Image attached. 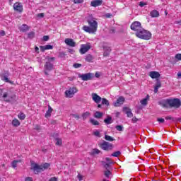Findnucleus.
I'll return each instance as SVG.
<instances>
[{
  "instance_id": "obj_18",
  "label": "nucleus",
  "mask_w": 181,
  "mask_h": 181,
  "mask_svg": "<svg viewBox=\"0 0 181 181\" xmlns=\"http://www.w3.org/2000/svg\"><path fill=\"white\" fill-rule=\"evenodd\" d=\"M103 5V0H95L90 2V6L97 8V6H101Z\"/></svg>"
},
{
  "instance_id": "obj_7",
  "label": "nucleus",
  "mask_w": 181,
  "mask_h": 181,
  "mask_svg": "<svg viewBox=\"0 0 181 181\" xmlns=\"http://www.w3.org/2000/svg\"><path fill=\"white\" fill-rule=\"evenodd\" d=\"M90 49H91V45L90 43L82 44L81 45L79 52L81 54H86V53H87Z\"/></svg>"
},
{
  "instance_id": "obj_38",
  "label": "nucleus",
  "mask_w": 181,
  "mask_h": 181,
  "mask_svg": "<svg viewBox=\"0 0 181 181\" xmlns=\"http://www.w3.org/2000/svg\"><path fill=\"white\" fill-rule=\"evenodd\" d=\"M28 39H33V37H35V32H30L28 34Z\"/></svg>"
},
{
  "instance_id": "obj_62",
  "label": "nucleus",
  "mask_w": 181,
  "mask_h": 181,
  "mask_svg": "<svg viewBox=\"0 0 181 181\" xmlns=\"http://www.w3.org/2000/svg\"><path fill=\"white\" fill-rule=\"evenodd\" d=\"M78 180H80V181L83 180V175L78 174Z\"/></svg>"
},
{
  "instance_id": "obj_29",
  "label": "nucleus",
  "mask_w": 181,
  "mask_h": 181,
  "mask_svg": "<svg viewBox=\"0 0 181 181\" xmlns=\"http://www.w3.org/2000/svg\"><path fill=\"white\" fill-rule=\"evenodd\" d=\"M104 122L107 125L110 124H112V117H111V116H107V118L104 119Z\"/></svg>"
},
{
  "instance_id": "obj_19",
  "label": "nucleus",
  "mask_w": 181,
  "mask_h": 181,
  "mask_svg": "<svg viewBox=\"0 0 181 181\" xmlns=\"http://www.w3.org/2000/svg\"><path fill=\"white\" fill-rule=\"evenodd\" d=\"M123 111L127 114V117L129 118H132L134 117V115L132 114V110L128 107H124Z\"/></svg>"
},
{
  "instance_id": "obj_9",
  "label": "nucleus",
  "mask_w": 181,
  "mask_h": 181,
  "mask_svg": "<svg viewBox=\"0 0 181 181\" xmlns=\"http://www.w3.org/2000/svg\"><path fill=\"white\" fill-rule=\"evenodd\" d=\"M132 30H134V32H138L139 30H141L142 29V25H141V22L139 21H134L132 23L130 26Z\"/></svg>"
},
{
  "instance_id": "obj_8",
  "label": "nucleus",
  "mask_w": 181,
  "mask_h": 181,
  "mask_svg": "<svg viewBox=\"0 0 181 181\" xmlns=\"http://www.w3.org/2000/svg\"><path fill=\"white\" fill-rule=\"evenodd\" d=\"M31 170L34 172L35 175H37L40 172H43V167L39 165L37 163H33Z\"/></svg>"
},
{
  "instance_id": "obj_43",
  "label": "nucleus",
  "mask_w": 181,
  "mask_h": 181,
  "mask_svg": "<svg viewBox=\"0 0 181 181\" xmlns=\"http://www.w3.org/2000/svg\"><path fill=\"white\" fill-rule=\"evenodd\" d=\"M5 89H0V98H2V97L4 96V94H5Z\"/></svg>"
},
{
  "instance_id": "obj_16",
  "label": "nucleus",
  "mask_w": 181,
  "mask_h": 181,
  "mask_svg": "<svg viewBox=\"0 0 181 181\" xmlns=\"http://www.w3.org/2000/svg\"><path fill=\"white\" fill-rule=\"evenodd\" d=\"M103 57H108V56H110V53H111V47L105 45L103 46Z\"/></svg>"
},
{
  "instance_id": "obj_54",
  "label": "nucleus",
  "mask_w": 181,
  "mask_h": 181,
  "mask_svg": "<svg viewBox=\"0 0 181 181\" xmlns=\"http://www.w3.org/2000/svg\"><path fill=\"white\" fill-rule=\"evenodd\" d=\"M110 163H105L104 165V168L106 169V170H108V169H110Z\"/></svg>"
},
{
  "instance_id": "obj_4",
  "label": "nucleus",
  "mask_w": 181,
  "mask_h": 181,
  "mask_svg": "<svg viewBox=\"0 0 181 181\" xmlns=\"http://www.w3.org/2000/svg\"><path fill=\"white\" fill-rule=\"evenodd\" d=\"M2 98L6 103H16V95L11 91H6L5 93H4Z\"/></svg>"
},
{
  "instance_id": "obj_46",
  "label": "nucleus",
  "mask_w": 181,
  "mask_h": 181,
  "mask_svg": "<svg viewBox=\"0 0 181 181\" xmlns=\"http://www.w3.org/2000/svg\"><path fill=\"white\" fill-rule=\"evenodd\" d=\"M45 49L47 50H50V49H53V46L50 45H45Z\"/></svg>"
},
{
  "instance_id": "obj_26",
  "label": "nucleus",
  "mask_w": 181,
  "mask_h": 181,
  "mask_svg": "<svg viewBox=\"0 0 181 181\" xmlns=\"http://www.w3.org/2000/svg\"><path fill=\"white\" fill-rule=\"evenodd\" d=\"M11 124L13 125V127H19V125H21V122H19V120L18 119H14L12 120Z\"/></svg>"
},
{
  "instance_id": "obj_2",
  "label": "nucleus",
  "mask_w": 181,
  "mask_h": 181,
  "mask_svg": "<svg viewBox=\"0 0 181 181\" xmlns=\"http://www.w3.org/2000/svg\"><path fill=\"white\" fill-rule=\"evenodd\" d=\"M47 62H45L44 65V73L46 76H49L48 71H52L54 69V66L52 63V62H54L56 58L54 57L47 58Z\"/></svg>"
},
{
  "instance_id": "obj_10",
  "label": "nucleus",
  "mask_w": 181,
  "mask_h": 181,
  "mask_svg": "<svg viewBox=\"0 0 181 181\" xmlns=\"http://www.w3.org/2000/svg\"><path fill=\"white\" fill-rule=\"evenodd\" d=\"M13 8L15 12H18V13H22V12H23V5L22 4V3L16 2L13 4Z\"/></svg>"
},
{
  "instance_id": "obj_42",
  "label": "nucleus",
  "mask_w": 181,
  "mask_h": 181,
  "mask_svg": "<svg viewBox=\"0 0 181 181\" xmlns=\"http://www.w3.org/2000/svg\"><path fill=\"white\" fill-rule=\"evenodd\" d=\"M115 128H116V129H117V131H123V129H124V127H122V126H121V125H117V126L115 127Z\"/></svg>"
},
{
  "instance_id": "obj_20",
  "label": "nucleus",
  "mask_w": 181,
  "mask_h": 181,
  "mask_svg": "<svg viewBox=\"0 0 181 181\" xmlns=\"http://www.w3.org/2000/svg\"><path fill=\"white\" fill-rule=\"evenodd\" d=\"M149 76L151 78H159L160 77V74L158 71H151Z\"/></svg>"
},
{
  "instance_id": "obj_37",
  "label": "nucleus",
  "mask_w": 181,
  "mask_h": 181,
  "mask_svg": "<svg viewBox=\"0 0 181 181\" xmlns=\"http://www.w3.org/2000/svg\"><path fill=\"white\" fill-rule=\"evenodd\" d=\"M18 117L19 119L23 120L25 118H26V115H25L23 113H19Z\"/></svg>"
},
{
  "instance_id": "obj_15",
  "label": "nucleus",
  "mask_w": 181,
  "mask_h": 181,
  "mask_svg": "<svg viewBox=\"0 0 181 181\" xmlns=\"http://www.w3.org/2000/svg\"><path fill=\"white\" fill-rule=\"evenodd\" d=\"M64 42L67 46H70L71 47H76V42L73 40L71 38H66L65 39Z\"/></svg>"
},
{
  "instance_id": "obj_31",
  "label": "nucleus",
  "mask_w": 181,
  "mask_h": 181,
  "mask_svg": "<svg viewBox=\"0 0 181 181\" xmlns=\"http://www.w3.org/2000/svg\"><path fill=\"white\" fill-rule=\"evenodd\" d=\"M104 175L105 176V177H107L108 179L110 177V176H111V171H110V170H105Z\"/></svg>"
},
{
  "instance_id": "obj_11",
  "label": "nucleus",
  "mask_w": 181,
  "mask_h": 181,
  "mask_svg": "<svg viewBox=\"0 0 181 181\" xmlns=\"http://www.w3.org/2000/svg\"><path fill=\"white\" fill-rule=\"evenodd\" d=\"M89 26L95 31L97 32V28H98V23L94 19H88L87 21Z\"/></svg>"
},
{
  "instance_id": "obj_41",
  "label": "nucleus",
  "mask_w": 181,
  "mask_h": 181,
  "mask_svg": "<svg viewBox=\"0 0 181 181\" xmlns=\"http://www.w3.org/2000/svg\"><path fill=\"white\" fill-rule=\"evenodd\" d=\"M55 141H56V145H62V139H59V138H57L55 139Z\"/></svg>"
},
{
  "instance_id": "obj_60",
  "label": "nucleus",
  "mask_w": 181,
  "mask_h": 181,
  "mask_svg": "<svg viewBox=\"0 0 181 181\" xmlns=\"http://www.w3.org/2000/svg\"><path fill=\"white\" fill-rule=\"evenodd\" d=\"M25 181H33V178L30 177H27L25 180Z\"/></svg>"
},
{
  "instance_id": "obj_28",
  "label": "nucleus",
  "mask_w": 181,
  "mask_h": 181,
  "mask_svg": "<svg viewBox=\"0 0 181 181\" xmlns=\"http://www.w3.org/2000/svg\"><path fill=\"white\" fill-rule=\"evenodd\" d=\"M99 153H101V151L98 150V148H93L90 151V155L92 156H94V155H98Z\"/></svg>"
},
{
  "instance_id": "obj_45",
  "label": "nucleus",
  "mask_w": 181,
  "mask_h": 181,
  "mask_svg": "<svg viewBox=\"0 0 181 181\" xmlns=\"http://www.w3.org/2000/svg\"><path fill=\"white\" fill-rule=\"evenodd\" d=\"M49 39H50V37H49V35H45L42 37V40L44 42H47V40H49Z\"/></svg>"
},
{
  "instance_id": "obj_48",
  "label": "nucleus",
  "mask_w": 181,
  "mask_h": 181,
  "mask_svg": "<svg viewBox=\"0 0 181 181\" xmlns=\"http://www.w3.org/2000/svg\"><path fill=\"white\" fill-rule=\"evenodd\" d=\"M157 121L160 123V124H163V122H165V119L163 118H158Z\"/></svg>"
},
{
  "instance_id": "obj_17",
  "label": "nucleus",
  "mask_w": 181,
  "mask_h": 181,
  "mask_svg": "<svg viewBox=\"0 0 181 181\" xmlns=\"http://www.w3.org/2000/svg\"><path fill=\"white\" fill-rule=\"evenodd\" d=\"M92 99L96 103V104H100L101 103V97L98 95L97 93H92Z\"/></svg>"
},
{
  "instance_id": "obj_36",
  "label": "nucleus",
  "mask_w": 181,
  "mask_h": 181,
  "mask_svg": "<svg viewBox=\"0 0 181 181\" xmlns=\"http://www.w3.org/2000/svg\"><path fill=\"white\" fill-rule=\"evenodd\" d=\"M103 117V112H96L95 113V118H101Z\"/></svg>"
},
{
  "instance_id": "obj_44",
  "label": "nucleus",
  "mask_w": 181,
  "mask_h": 181,
  "mask_svg": "<svg viewBox=\"0 0 181 181\" xmlns=\"http://www.w3.org/2000/svg\"><path fill=\"white\" fill-rule=\"evenodd\" d=\"M18 162H19V161H18V160H13V161L12 162V167H13V168H16V166H18Z\"/></svg>"
},
{
  "instance_id": "obj_47",
  "label": "nucleus",
  "mask_w": 181,
  "mask_h": 181,
  "mask_svg": "<svg viewBox=\"0 0 181 181\" xmlns=\"http://www.w3.org/2000/svg\"><path fill=\"white\" fill-rule=\"evenodd\" d=\"M74 67H75V69H80V67H81V64H74Z\"/></svg>"
},
{
  "instance_id": "obj_5",
  "label": "nucleus",
  "mask_w": 181,
  "mask_h": 181,
  "mask_svg": "<svg viewBox=\"0 0 181 181\" xmlns=\"http://www.w3.org/2000/svg\"><path fill=\"white\" fill-rule=\"evenodd\" d=\"M78 77L83 80V81H88V80H92L94 78V74L93 73H86V74H78Z\"/></svg>"
},
{
  "instance_id": "obj_1",
  "label": "nucleus",
  "mask_w": 181,
  "mask_h": 181,
  "mask_svg": "<svg viewBox=\"0 0 181 181\" xmlns=\"http://www.w3.org/2000/svg\"><path fill=\"white\" fill-rule=\"evenodd\" d=\"M158 105L163 108H168V107H174V108H180L181 101L179 98L166 99L158 102Z\"/></svg>"
},
{
  "instance_id": "obj_13",
  "label": "nucleus",
  "mask_w": 181,
  "mask_h": 181,
  "mask_svg": "<svg viewBox=\"0 0 181 181\" xmlns=\"http://www.w3.org/2000/svg\"><path fill=\"white\" fill-rule=\"evenodd\" d=\"M1 79L2 81H4L5 83H11V81H9V72L8 71H4L3 74H0Z\"/></svg>"
},
{
  "instance_id": "obj_63",
  "label": "nucleus",
  "mask_w": 181,
  "mask_h": 181,
  "mask_svg": "<svg viewBox=\"0 0 181 181\" xmlns=\"http://www.w3.org/2000/svg\"><path fill=\"white\" fill-rule=\"evenodd\" d=\"M49 181H57V178H56V177H53L50 178Z\"/></svg>"
},
{
  "instance_id": "obj_35",
  "label": "nucleus",
  "mask_w": 181,
  "mask_h": 181,
  "mask_svg": "<svg viewBox=\"0 0 181 181\" xmlns=\"http://www.w3.org/2000/svg\"><path fill=\"white\" fill-rule=\"evenodd\" d=\"M119 155H121V151H115L113 153H112L111 156H113L115 158H118V156H119Z\"/></svg>"
},
{
  "instance_id": "obj_39",
  "label": "nucleus",
  "mask_w": 181,
  "mask_h": 181,
  "mask_svg": "<svg viewBox=\"0 0 181 181\" xmlns=\"http://www.w3.org/2000/svg\"><path fill=\"white\" fill-rule=\"evenodd\" d=\"M155 87L157 88H160V87H162V83H160V80H159V79L157 80Z\"/></svg>"
},
{
  "instance_id": "obj_55",
  "label": "nucleus",
  "mask_w": 181,
  "mask_h": 181,
  "mask_svg": "<svg viewBox=\"0 0 181 181\" xmlns=\"http://www.w3.org/2000/svg\"><path fill=\"white\" fill-rule=\"evenodd\" d=\"M105 160L107 162V163H109L110 165H111L112 163V160H111V158H106Z\"/></svg>"
},
{
  "instance_id": "obj_25",
  "label": "nucleus",
  "mask_w": 181,
  "mask_h": 181,
  "mask_svg": "<svg viewBox=\"0 0 181 181\" xmlns=\"http://www.w3.org/2000/svg\"><path fill=\"white\" fill-rule=\"evenodd\" d=\"M20 30L21 32H28V30H29V26H28L26 24H23L20 27Z\"/></svg>"
},
{
  "instance_id": "obj_27",
  "label": "nucleus",
  "mask_w": 181,
  "mask_h": 181,
  "mask_svg": "<svg viewBox=\"0 0 181 181\" xmlns=\"http://www.w3.org/2000/svg\"><path fill=\"white\" fill-rule=\"evenodd\" d=\"M151 18H158L159 16V11L153 10L150 13Z\"/></svg>"
},
{
  "instance_id": "obj_32",
  "label": "nucleus",
  "mask_w": 181,
  "mask_h": 181,
  "mask_svg": "<svg viewBox=\"0 0 181 181\" xmlns=\"http://www.w3.org/2000/svg\"><path fill=\"white\" fill-rule=\"evenodd\" d=\"M105 139L106 141H109L110 142H112V141H115L114 138H112L111 136L105 135Z\"/></svg>"
},
{
  "instance_id": "obj_61",
  "label": "nucleus",
  "mask_w": 181,
  "mask_h": 181,
  "mask_svg": "<svg viewBox=\"0 0 181 181\" xmlns=\"http://www.w3.org/2000/svg\"><path fill=\"white\" fill-rule=\"evenodd\" d=\"M66 57V53L64 52L59 53V57Z\"/></svg>"
},
{
  "instance_id": "obj_24",
  "label": "nucleus",
  "mask_w": 181,
  "mask_h": 181,
  "mask_svg": "<svg viewBox=\"0 0 181 181\" xmlns=\"http://www.w3.org/2000/svg\"><path fill=\"white\" fill-rule=\"evenodd\" d=\"M148 101H149V95H147L145 98L140 101L141 105H148Z\"/></svg>"
},
{
  "instance_id": "obj_21",
  "label": "nucleus",
  "mask_w": 181,
  "mask_h": 181,
  "mask_svg": "<svg viewBox=\"0 0 181 181\" xmlns=\"http://www.w3.org/2000/svg\"><path fill=\"white\" fill-rule=\"evenodd\" d=\"M83 29L85 32H87V33H94L95 32L92 28L87 25H84Z\"/></svg>"
},
{
  "instance_id": "obj_3",
  "label": "nucleus",
  "mask_w": 181,
  "mask_h": 181,
  "mask_svg": "<svg viewBox=\"0 0 181 181\" xmlns=\"http://www.w3.org/2000/svg\"><path fill=\"white\" fill-rule=\"evenodd\" d=\"M136 37L139 39H144V40H149L152 37V33L151 32L144 29V28H141L140 30L136 32Z\"/></svg>"
},
{
  "instance_id": "obj_50",
  "label": "nucleus",
  "mask_w": 181,
  "mask_h": 181,
  "mask_svg": "<svg viewBox=\"0 0 181 181\" xmlns=\"http://www.w3.org/2000/svg\"><path fill=\"white\" fill-rule=\"evenodd\" d=\"M84 0H74V3L75 4H83Z\"/></svg>"
},
{
  "instance_id": "obj_51",
  "label": "nucleus",
  "mask_w": 181,
  "mask_h": 181,
  "mask_svg": "<svg viewBox=\"0 0 181 181\" xmlns=\"http://www.w3.org/2000/svg\"><path fill=\"white\" fill-rule=\"evenodd\" d=\"M175 59H177V60H181V54H175Z\"/></svg>"
},
{
  "instance_id": "obj_57",
  "label": "nucleus",
  "mask_w": 181,
  "mask_h": 181,
  "mask_svg": "<svg viewBox=\"0 0 181 181\" xmlns=\"http://www.w3.org/2000/svg\"><path fill=\"white\" fill-rule=\"evenodd\" d=\"M165 119L167 120H172V121H175V119L173 117H172L171 116H167L165 117Z\"/></svg>"
},
{
  "instance_id": "obj_23",
  "label": "nucleus",
  "mask_w": 181,
  "mask_h": 181,
  "mask_svg": "<svg viewBox=\"0 0 181 181\" xmlns=\"http://www.w3.org/2000/svg\"><path fill=\"white\" fill-rule=\"evenodd\" d=\"M52 112H53V108L50 105H48V110L45 113V118H49L51 117Z\"/></svg>"
},
{
  "instance_id": "obj_12",
  "label": "nucleus",
  "mask_w": 181,
  "mask_h": 181,
  "mask_svg": "<svg viewBox=\"0 0 181 181\" xmlns=\"http://www.w3.org/2000/svg\"><path fill=\"white\" fill-rule=\"evenodd\" d=\"M75 93H77V88H70L69 90L65 91V95L69 98H71L73 95H74Z\"/></svg>"
},
{
  "instance_id": "obj_30",
  "label": "nucleus",
  "mask_w": 181,
  "mask_h": 181,
  "mask_svg": "<svg viewBox=\"0 0 181 181\" xmlns=\"http://www.w3.org/2000/svg\"><path fill=\"white\" fill-rule=\"evenodd\" d=\"M42 171L45 170V169H49L50 168V163H45L42 165Z\"/></svg>"
},
{
  "instance_id": "obj_53",
  "label": "nucleus",
  "mask_w": 181,
  "mask_h": 181,
  "mask_svg": "<svg viewBox=\"0 0 181 181\" xmlns=\"http://www.w3.org/2000/svg\"><path fill=\"white\" fill-rule=\"evenodd\" d=\"M40 49L41 50V52H45V50H47L46 49V45L45 46H40Z\"/></svg>"
},
{
  "instance_id": "obj_49",
  "label": "nucleus",
  "mask_w": 181,
  "mask_h": 181,
  "mask_svg": "<svg viewBox=\"0 0 181 181\" xmlns=\"http://www.w3.org/2000/svg\"><path fill=\"white\" fill-rule=\"evenodd\" d=\"M93 135H95V136H98L100 138V132L98 130H96L95 132H93Z\"/></svg>"
},
{
  "instance_id": "obj_6",
  "label": "nucleus",
  "mask_w": 181,
  "mask_h": 181,
  "mask_svg": "<svg viewBox=\"0 0 181 181\" xmlns=\"http://www.w3.org/2000/svg\"><path fill=\"white\" fill-rule=\"evenodd\" d=\"M99 146L101 148V149H103V151H112L114 148V145H112V144L105 141H103V143H100Z\"/></svg>"
},
{
  "instance_id": "obj_34",
  "label": "nucleus",
  "mask_w": 181,
  "mask_h": 181,
  "mask_svg": "<svg viewBox=\"0 0 181 181\" xmlns=\"http://www.w3.org/2000/svg\"><path fill=\"white\" fill-rule=\"evenodd\" d=\"M90 117V112H86L82 115L83 119H87Z\"/></svg>"
},
{
  "instance_id": "obj_56",
  "label": "nucleus",
  "mask_w": 181,
  "mask_h": 181,
  "mask_svg": "<svg viewBox=\"0 0 181 181\" xmlns=\"http://www.w3.org/2000/svg\"><path fill=\"white\" fill-rule=\"evenodd\" d=\"M37 18H45V13H40L37 15Z\"/></svg>"
},
{
  "instance_id": "obj_40",
  "label": "nucleus",
  "mask_w": 181,
  "mask_h": 181,
  "mask_svg": "<svg viewBox=\"0 0 181 181\" xmlns=\"http://www.w3.org/2000/svg\"><path fill=\"white\" fill-rule=\"evenodd\" d=\"M90 122H91V124H93V125H100V122H98V121H97L94 119H91Z\"/></svg>"
},
{
  "instance_id": "obj_22",
  "label": "nucleus",
  "mask_w": 181,
  "mask_h": 181,
  "mask_svg": "<svg viewBox=\"0 0 181 181\" xmlns=\"http://www.w3.org/2000/svg\"><path fill=\"white\" fill-rule=\"evenodd\" d=\"M86 62H88V63H91L94 60V57L92 54H87L85 57Z\"/></svg>"
},
{
  "instance_id": "obj_59",
  "label": "nucleus",
  "mask_w": 181,
  "mask_h": 181,
  "mask_svg": "<svg viewBox=\"0 0 181 181\" xmlns=\"http://www.w3.org/2000/svg\"><path fill=\"white\" fill-rule=\"evenodd\" d=\"M68 52H69V53H70L71 54H74V52H75L76 51H74V49H68Z\"/></svg>"
},
{
  "instance_id": "obj_52",
  "label": "nucleus",
  "mask_w": 181,
  "mask_h": 181,
  "mask_svg": "<svg viewBox=\"0 0 181 181\" xmlns=\"http://www.w3.org/2000/svg\"><path fill=\"white\" fill-rule=\"evenodd\" d=\"M109 33H115V28H111L109 30Z\"/></svg>"
},
{
  "instance_id": "obj_33",
  "label": "nucleus",
  "mask_w": 181,
  "mask_h": 181,
  "mask_svg": "<svg viewBox=\"0 0 181 181\" xmlns=\"http://www.w3.org/2000/svg\"><path fill=\"white\" fill-rule=\"evenodd\" d=\"M101 100H102L103 105H107V106L110 105V102L106 98H102Z\"/></svg>"
},
{
  "instance_id": "obj_58",
  "label": "nucleus",
  "mask_w": 181,
  "mask_h": 181,
  "mask_svg": "<svg viewBox=\"0 0 181 181\" xmlns=\"http://www.w3.org/2000/svg\"><path fill=\"white\" fill-rule=\"evenodd\" d=\"M72 117L76 119H78V118H80V115L76 114H72Z\"/></svg>"
},
{
  "instance_id": "obj_14",
  "label": "nucleus",
  "mask_w": 181,
  "mask_h": 181,
  "mask_svg": "<svg viewBox=\"0 0 181 181\" xmlns=\"http://www.w3.org/2000/svg\"><path fill=\"white\" fill-rule=\"evenodd\" d=\"M124 103H125V98L120 96L117 98L116 102L113 103V105L115 107H121V105H122V104H124Z\"/></svg>"
},
{
  "instance_id": "obj_64",
  "label": "nucleus",
  "mask_w": 181,
  "mask_h": 181,
  "mask_svg": "<svg viewBox=\"0 0 181 181\" xmlns=\"http://www.w3.org/2000/svg\"><path fill=\"white\" fill-rule=\"evenodd\" d=\"M132 121L135 123V122H138V119L136 117H134L132 119Z\"/></svg>"
}]
</instances>
